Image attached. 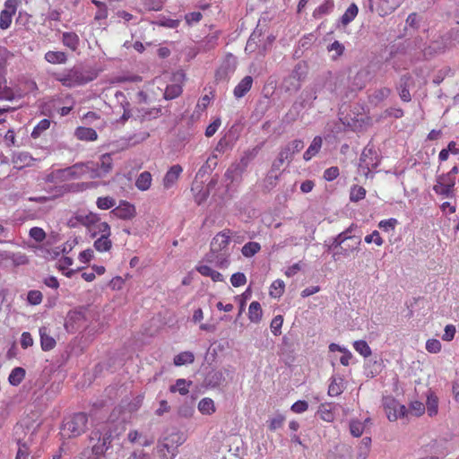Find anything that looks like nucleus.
<instances>
[{
	"mask_svg": "<svg viewBox=\"0 0 459 459\" xmlns=\"http://www.w3.org/2000/svg\"><path fill=\"white\" fill-rule=\"evenodd\" d=\"M425 408L429 417L436 416L438 412V398L432 391H429L426 394Z\"/></svg>",
	"mask_w": 459,
	"mask_h": 459,
	"instance_id": "21",
	"label": "nucleus"
},
{
	"mask_svg": "<svg viewBox=\"0 0 459 459\" xmlns=\"http://www.w3.org/2000/svg\"><path fill=\"white\" fill-rule=\"evenodd\" d=\"M366 190L360 186H354L351 189L350 199L351 202H359L365 198Z\"/></svg>",
	"mask_w": 459,
	"mask_h": 459,
	"instance_id": "50",
	"label": "nucleus"
},
{
	"mask_svg": "<svg viewBox=\"0 0 459 459\" xmlns=\"http://www.w3.org/2000/svg\"><path fill=\"white\" fill-rule=\"evenodd\" d=\"M354 350L364 358H368L372 354V351L366 341L359 340L353 342Z\"/></svg>",
	"mask_w": 459,
	"mask_h": 459,
	"instance_id": "45",
	"label": "nucleus"
},
{
	"mask_svg": "<svg viewBox=\"0 0 459 459\" xmlns=\"http://www.w3.org/2000/svg\"><path fill=\"white\" fill-rule=\"evenodd\" d=\"M42 293L39 290H30L28 293L27 300L31 305H39L42 301Z\"/></svg>",
	"mask_w": 459,
	"mask_h": 459,
	"instance_id": "64",
	"label": "nucleus"
},
{
	"mask_svg": "<svg viewBox=\"0 0 459 459\" xmlns=\"http://www.w3.org/2000/svg\"><path fill=\"white\" fill-rule=\"evenodd\" d=\"M28 255L21 251H0V265L3 267H18L29 264Z\"/></svg>",
	"mask_w": 459,
	"mask_h": 459,
	"instance_id": "8",
	"label": "nucleus"
},
{
	"mask_svg": "<svg viewBox=\"0 0 459 459\" xmlns=\"http://www.w3.org/2000/svg\"><path fill=\"white\" fill-rule=\"evenodd\" d=\"M359 13L358 6L355 4H351L345 13L341 17V22L343 25H348L350 22H351L355 17L357 16Z\"/></svg>",
	"mask_w": 459,
	"mask_h": 459,
	"instance_id": "44",
	"label": "nucleus"
},
{
	"mask_svg": "<svg viewBox=\"0 0 459 459\" xmlns=\"http://www.w3.org/2000/svg\"><path fill=\"white\" fill-rule=\"evenodd\" d=\"M32 157L28 152H18L13 157V166L18 169L30 165Z\"/></svg>",
	"mask_w": 459,
	"mask_h": 459,
	"instance_id": "33",
	"label": "nucleus"
},
{
	"mask_svg": "<svg viewBox=\"0 0 459 459\" xmlns=\"http://www.w3.org/2000/svg\"><path fill=\"white\" fill-rule=\"evenodd\" d=\"M72 264H73L72 258H70L68 256H63L58 261V268L61 271H63L66 276L70 277L72 275V273H74L73 270H69L67 272H65V270H68L69 266L72 265Z\"/></svg>",
	"mask_w": 459,
	"mask_h": 459,
	"instance_id": "53",
	"label": "nucleus"
},
{
	"mask_svg": "<svg viewBox=\"0 0 459 459\" xmlns=\"http://www.w3.org/2000/svg\"><path fill=\"white\" fill-rule=\"evenodd\" d=\"M458 172V167L454 166L447 173L437 176L433 191L443 198H454L455 196V186Z\"/></svg>",
	"mask_w": 459,
	"mask_h": 459,
	"instance_id": "2",
	"label": "nucleus"
},
{
	"mask_svg": "<svg viewBox=\"0 0 459 459\" xmlns=\"http://www.w3.org/2000/svg\"><path fill=\"white\" fill-rule=\"evenodd\" d=\"M18 449L15 459H29V455L30 453V440L28 439L26 441H22L21 439L17 442Z\"/></svg>",
	"mask_w": 459,
	"mask_h": 459,
	"instance_id": "41",
	"label": "nucleus"
},
{
	"mask_svg": "<svg viewBox=\"0 0 459 459\" xmlns=\"http://www.w3.org/2000/svg\"><path fill=\"white\" fill-rule=\"evenodd\" d=\"M364 241L367 244L375 243L378 247H381L384 244V239L377 230H374L371 234L367 235L364 238Z\"/></svg>",
	"mask_w": 459,
	"mask_h": 459,
	"instance_id": "54",
	"label": "nucleus"
},
{
	"mask_svg": "<svg viewBox=\"0 0 459 459\" xmlns=\"http://www.w3.org/2000/svg\"><path fill=\"white\" fill-rule=\"evenodd\" d=\"M323 140L320 136H316L309 147L304 152L303 158L305 160H310L314 156H316L322 147Z\"/></svg>",
	"mask_w": 459,
	"mask_h": 459,
	"instance_id": "31",
	"label": "nucleus"
},
{
	"mask_svg": "<svg viewBox=\"0 0 459 459\" xmlns=\"http://www.w3.org/2000/svg\"><path fill=\"white\" fill-rule=\"evenodd\" d=\"M262 307L259 302L253 301L248 307V318L251 322L258 323L262 318Z\"/></svg>",
	"mask_w": 459,
	"mask_h": 459,
	"instance_id": "39",
	"label": "nucleus"
},
{
	"mask_svg": "<svg viewBox=\"0 0 459 459\" xmlns=\"http://www.w3.org/2000/svg\"><path fill=\"white\" fill-rule=\"evenodd\" d=\"M116 200L111 196H100L97 198L96 205L100 210H108L116 205Z\"/></svg>",
	"mask_w": 459,
	"mask_h": 459,
	"instance_id": "48",
	"label": "nucleus"
},
{
	"mask_svg": "<svg viewBox=\"0 0 459 459\" xmlns=\"http://www.w3.org/2000/svg\"><path fill=\"white\" fill-rule=\"evenodd\" d=\"M195 355L191 351H182L174 357L173 362L177 367L193 363Z\"/></svg>",
	"mask_w": 459,
	"mask_h": 459,
	"instance_id": "38",
	"label": "nucleus"
},
{
	"mask_svg": "<svg viewBox=\"0 0 459 459\" xmlns=\"http://www.w3.org/2000/svg\"><path fill=\"white\" fill-rule=\"evenodd\" d=\"M88 419L85 413H76L64 421L61 435L64 437H74L80 436L86 429Z\"/></svg>",
	"mask_w": 459,
	"mask_h": 459,
	"instance_id": "4",
	"label": "nucleus"
},
{
	"mask_svg": "<svg viewBox=\"0 0 459 459\" xmlns=\"http://www.w3.org/2000/svg\"><path fill=\"white\" fill-rule=\"evenodd\" d=\"M383 406L386 417L390 421H395L399 418L404 417L407 413V409L404 405L401 404L393 397H385L383 400Z\"/></svg>",
	"mask_w": 459,
	"mask_h": 459,
	"instance_id": "11",
	"label": "nucleus"
},
{
	"mask_svg": "<svg viewBox=\"0 0 459 459\" xmlns=\"http://www.w3.org/2000/svg\"><path fill=\"white\" fill-rule=\"evenodd\" d=\"M344 390V380L341 377H333L328 387L330 396H337Z\"/></svg>",
	"mask_w": 459,
	"mask_h": 459,
	"instance_id": "34",
	"label": "nucleus"
},
{
	"mask_svg": "<svg viewBox=\"0 0 459 459\" xmlns=\"http://www.w3.org/2000/svg\"><path fill=\"white\" fill-rule=\"evenodd\" d=\"M371 446V438L369 437H365L362 438L357 452L358 459H366L369 454Z\"/></svg>",
	"mask_w": 459,
	"mask_h": 459,
	"instance_id": "42",
	"label": "nucleus"
},
{
	"mask_svg": "<svg viewBox=\"0 0 459 459\" xmlns=\"http://www.w3.org/2000/svg\"><path fill=\"white\" fill-rule=\"evenodd\" d=\"M88 233L91 238H97L100 235L110 236L111 230L110 226L106 221H101L100 217L98 219V222H95L92 228L88 230Z\"/></svg>",
	"mask_w": 459,
	"mask_h": 459,
	"instance_id": "18",
	"label": "nucleus"
},
{
	"mask_svg": "<svg viewBox=\"0 0 459 459\" xmlns=\"http://www.w3.org/2000/svg\"><path fill=\"white\" fill-rule=\"evenodd\" d=\"M334 4L333 0H325L313 12V17L315 19H320L324 15L330 13L333 9Z\"/></svg>",
	"mask_w": 459,
	"mask_h": 459,
	"instance_id": "36",
	"label": "nucleus"
},
{
	"mask_svg": "<svg viewBox=\"0 0 459 459\" xmlns=\"http://www.w3.org/2000/svg\"><path fill=\"white\" fill-rule=\"evenodd\" d=\"M196 271L203 276L210 277L214 282L224 281L223 275L207 264H199L196 266Z\"/></svg>",
	"mask_w": 459,
	"mask_h": 459,
	"instance_id": "20",
	"label": "nucleus"
},
{
	"mask_svg": "<svg viewBox=\"0 0 459 459\" xmlns=\"http://www.w3.org/2000/svg\"><path fill=\"white\" fill-rule=\"evenodd\" d=\"M353 227H354V225L352 224L348 229H346L342 232L339 233L333 238L331 246L329 247V249L337 248L338 247H341V245H343L347 240L352 239L353 237L351 236V232H352Z\"/></svg>",
	"mask_w": 459,
	"mask_h": 459,
	"instance_id": "28",
	"label": "nucleus"
},
{
	"mask_svg": "<svg viewBox=\"0 0 459 459\" xmlns=\"http://www.w3.org/2000/svg\"><path fill=\"white\" fill-rule=\"evenodd\" d=\"M197 409L201 414L205 416H211L216 411L215 403L209 397L202 398L197 404Z\"/></svg>",
	"mask_w": 459,
	"mask_h": 459,
	"instance_id": "24",
	"label": "nucleus"
},
{
	"mask_svg": "<svg viewBox=\"0 0 459 459\" xmlns=\"http://www.w3.org/2000/svg\"><path fill=\"white\" fill-rule=\"evenodd\" d=\"M111 438L112 436L107 425H102L91 432L90 437L91 452L97 458L108 449Z\"/></svg>",
	"mask_w": 459,
	"mask_h": 459,
	"instance_id": "3",
	"label": "nucleus"
},
{
	"mask_svg": "<svg viewBox=\"0 0 459 459\" xmlns=\"http://www.w3.org/2000/svg\"><path fill=\"white\" fill-rule=\"evenodd\" d=\"M25 375L26 371L23 368L16 367L11 371L8 377V382L11 385L17 386L22 382Z\"/></svg>",
	"mask_w": 459,
	"mask_h": 459,
	"instance_id": "35",
	"label": "nucleus"
},
{
	"mask_svg": "<svg viewBox=\"0 0 459 459\" xmlns=\"http://www.w3.org/2000/svg\"><path fill=\"white\" fill-rule=\"evenodd\" d=\"M397 223L398 221L394 218L383 220L379 221L378 228L385 231L394 230Z\"/></svg>",
	"mask_w": 459,
	"mask_h": 459,
	"instance_id": "60",
	"label": "nucleus"
},
{
	"mask_svg": "<svg viewBox=\"0 0 459 459\" xmlns=\"http://www.w3.org/2000/svg\"><path fill=\"white\" fill-rule=\"evenodd\" d=\"M152 177L148 171L142 172L136 178L135 186L140 191H146L152 186Z\"/></svg>",
	"mask_w": 459,
	"mask_h": 459,
	"instance_id": "32",
	"label": "nucleus"
},
{
	"mask_svg": "<svg viewBox=\"0 0 459 459\" xmlns=\"http://www.w3.org/2000/svg\"><path fill=\"white\" fill-rule=\"evenodd\" d=\"M283 318L281 316H276L271 322V331L274 335L281 333V328L282 326Z\"/></svg>",
	"mask_w": 459,
	"mask_h": 459,
	"instance_id": "61",
	"label": "nucleus"
},
{
	"mask_svg": "<svg viewBox=\"0 0 459 459\" xmlns=\"http://www.w3.org/2000/svg\"><path fill=\"white\" fill-rule=\"evenodd\" d=\"M255 154L253 152H247L240 158L239 161L232 164L226 171L225 177L231 180V182L238 181L251 160L254 159Z\"/></svg>",
	"mask_w": 459,
	"mask_h": 459,
	"instance_id": "7",
	"label": "nucleus"
},
{
	"mask_svg": "<svg viewBox=\"0 0 459 459\" xmlns=\"http://www.w3.org/2000/svg\"><path fill=\"white\" fill-rule=\"evenodd\" d=\"M91 166V161L78 162L71 167L56 170L52 177H56L63 180L78 179L85 176L90 178L91 169L92 168Z\"/></svg>",
	"mask_w": 459,
	"mask_h": 459,
	"instance_id": "5",
	"label": "nucleus"
},
{
	"mask_svg": "<svg viewBox=\"0 0 459 459\" xmlns=\"http://www.w3.org/2000/svg\"><path fill=\"white\" fill-rule=\"evenodd\" d=\"M421 41V39H416L413 42L425 58H430L444 54L459 44V30L453 29L447 31L439 38L433 39L429 46H425Z\"/></svg>",
	"mask_w": 459,
	"mask_h": 459,
	"instance_id": "1",
	"label": "nucleus"
},
{
	"mask_svg": "<svg viewBox=\"0 0 459 459\" xmlns=\"http://www.w3.org/2000/svg\"><path fill=\"white\" fill-rule=\"evenodd\" d=\"M63 44L73 51H75L80 44L79 36L75 32L66 31L62 35Z\"/></svg>",
	"mask_w": 459,
	"mask_h": 459,
	"instance_id": "26",
	"label": "nucleus"
},
{
	"mask_svg": "<svg viewBox=\"0 0 459 459\" xmlns=\"http://www.w3.org/2000/svg\"><path fill=\"white\" fill-rule=\"evenodd\" d=\"M285 283L282 280H275L270 286L269 294L273 299H279L284 292Z\"/></svg>",
	"mask_w": 459,
	"mask_h": 459,
	"instance_id": "43",
	"label": "nucleus"
},
{
	"mask_svg": "<svg viewBox=\"0 0 459 459\" xmlns=\"http://www.w3.org/2000/svg\"><path fill=\"white\" fill-rule=\"evenodd\" d=\"M4 6L0 13V28L7 30L11 26L13 16L17 11L18 0H5Z\"/></svg>",
	"mask_w": 459,
	"mask_h": 459,
	"instance_id": "14",
	"label": "nucleus"
},
{
	"mask_svg": "<svg viewBox=\"0 0 459 459\" xmlns=\"http://www.w3.org/2000/svg\"><path fill=\"white\" fill-rule=\"evenodd\" d=\"M359 245H360V240L358 239L356 241V243L352 246L351 245H347V246H343V245H341V247H338L336 249V251L333 253V257L335 258L336 256H344V257H347L349 256L351 253L355 252V251H358L359 248Z\"/></svg>",
	"mask_w": 459,
	"mask_h": 459,
	"instance_id": "37",
	"label": "nucleus"
},
{
	"mask_svg": "<svg viewBox=\"0 0 459 459\" xmlns=\"http://www.w3.org/2000/svg\"><path fill=\"white\" fill-rule=\"evenodd\" d=\"M100 218L99 214L89 212H78L74 217L69 220V225L71 227H76L78 225H82L87 228V230L90 228H92L95 222H98V219Z\"/></svg>",
	"mask_w": 459,
	"mask_h": 459,
	"instance_id": "15",
	"label": "nucleus"
},
{
	"mask_svg": "<svg viewBox=\"0 0 459 459\" xmlns=\"http://www.w3.org/2000/svg\"><path fill=\"white\" fill-rule=\"evenodd\" d=\"M165 440L170 442L178 449L186 441V437L183 433L176 432L166 437Z\"/></svg>",
	"mask_w": 459,
	"mask_h": 459,
	"instance_id": "56",
	"label": "nucleus"
},
{
	"mask_svg": "<svg viewBox=\"0 0 459 459\" xmlns=\"http://www.w3.org/2000/svg\"><path fill=\"white\" fill-rule=\"evenodd\" d=\"M230 282L234 287H240L246 284L247 278L243 273H236L231 275Z\"/></svg>",
	"mask_w": 459,
	"mask_h": 459,
	"instance_id": "63",
	"label": "nucleus"
},
{
	"mask_svg": "<svg viewBox=\"0 0 459 459\" xmlns=\"http://www.w3.org/2000/svg\"><path fill=\"white\" fill-rule=\"evenodd\" d=\"M192 381L185 378L177 379L176 383L169 386L170 393H178L181 395H186L189 393V389L192 385Z\"/></svg>",
	"mask_w": 459,
	"mask_h": 459,
	"instance_id": "25",
	"label": "nucleus"
},
{
	"mask_svg": "<svg viewBox=\"0 0 459 459\" xmlns=\"http://www.w3.org/2000/svg\"><path fill=\"white\" fill-rule=\"evenodd\" d=\"M390 93H391L390 89L384 87V88L377 90L373 93L372 98L375 101L379 102V101H383L384 100L388 98Z\"/></svg>",
	"mask_w": 459,
	"mask_h": 459,
	"instance_id": "62",
	"label": "nucleus"
},
{
	"mask_svg": "<svg viewBox=\"0 0 459 459\" xmlns=\"http://www.w3.org/2000/svg\"><path fill=\"white\" fill-rule=\"evenodd\" d=\"M39 335L40 345L43 351H48L55 347L56 341L52 336H50L49 331L47 327L43 326L39 328Z\"/></svg>",
	"mask_w": 459,
	"mask_h": 459,
	"instance_id": "23",
	"label": "nucleus"
},
{
	"mask_svg": "<svg viewBox=\"0 0 459 459\" xmlns=\"http://www.w3.org/2000/svg\"><path fill=\"white\" fill-rule=\"evenodd\" d=\"M49 126H50L49 119L44 118V119L40 120L33 128V130L31 132V137L33 139L39 138L43 132H45L46 130H48L49 128Z\"/></svg>",
	"mask_w": 459,
	"mask_h": 459,
	"instance_id": "47",
	"label": "nucleus"
},
{
	"mask_svg": "<svg viewBox=\"0 0 459 459\" xmlns=\"http://www.w3.org/2000/svg\"><path fill=\"white\" fill-rule=\"evenodd\" d=\"M182 92V87L179 84H171L167 86L164 97L166 100H173L178 97Z\"/></svg>",
	"mask_w": 459,
	"mask_h": 459,
	"instance_id": "49",
	"label": "nucleus"
},
{
	"mask_svg": "<svg viewBox=\"0 0 459 459\" xmlns=\"http://www.w3.org/2000/svg\"><path fill=\"white\" fill-rule=\"evenodd\" d=\"M317 413L320 418L326 422H331L333 420V413L329 404H322L319 407Z\"/></svg>",
	"mask_w": 459,
	"mask_h": 459,
	"instance_id": "52",
	"label": "nucleus"
},
{
	"mask_svg": "<svg viewBox=\"0 0 459 459\" xmlns=\"http://www.w3.org/2000/svg\"><path fill=\"white\" fill-rule=\"evenodd\" d=\"M369 422L370 420L368 418L363 421L359 420H351L350 422L351 434L355 437H359L364 433L365 429Z\"/></svg>",
	"mask_w": 459,
	"mask_h": 459,
	"instance_id": "29",
	"label": "nucleus"
},
{
	"mask_svg": "<svg viewBox=\"0 0 459 459\" xmlns=\"http://www.w3.org/2000/svg\"><path fill=\"white\" fill-rule=\"evenodd\" d=\"M409 409L411 413L415 416H421L426 411L425 404L420 401H412Z\"/></svg>",
	"mask_w": 459,
	"mask_h": 459,
	"instance_id": "55",
	"label": "nucleus"
},
{
	"mask_svg": "<svg viewBox=\"0 0 459 459\" xmlns=\"http://www.w3.org/2000/svg\"><path fill=\"white\" fill-rule=\"evenodd\" d=\"M253 84V78L251 76H245L234 89V96L237 99L242 98L251 89Z\"/></svg>",
	"mask_w": 459,
	"mask_h": 459,
	"instance_id": "22",
	"label": "nucleus"
},
{
	"mask_svg": "<svg viewBox=\"0 0 459 459\" xmlns=\"http://www.w3.org/2000/svg\"><path fill=\"white\" fill-rule=\"evenodd\" d=\"M230 230H223L215 235L211 242L212 253L226 255V253H228V247L230 243Z\"/></svg>",
	"mask_w": 459,
	"mask_h": 459,
	"instance_id": "13",
	"label": "nucleus"
},
{
	"mask_svg": "<svg viewBox=\"0 0 459 459\" xmlns=\"http://www.w3.org/2000/svg\"><path fill=\"white\" fill-rule=\"evenodd\" d=\"M136 214L135 207L132 204L122 201L119 205L113 208L110 212V215L121 220H131Z\"/></svg>",
	"mask_w": 459,
	"mask_h": 459,
	"instance_id": "16",
	"label": "nucleus"
},
{
	"mask_svg": "<svg viewBox=\"0 0 459 459\" xmlns=\"http://www.w3.org/2000/svg\"><path fill=\"white\" fill-rule=\"evenodd\" d=\"M261 249V246L257 242H248L245 244L241 249L242 255L245 257H252Z\"/></svg>",
	"mask_w": 459,
	"mask_h": 459,
	"instance_id": "46",
	"label": "nucleus"
},
{
	"mask_svg": "<svg viewBox=\"0 0 459 459\" xmlns=\"http://www.w3.org/2000/svg\"><path fill=\"white\" fill-rule=\"evenodd\" d=\"M441 348V342L437 339H429L426 342V350L430 353H438Z\"/></svg>",
	"mask_w": 459,
	"mask_h": 459,
	"instance_id": "58",
	"label": "nucleus"
},
{
	"mask_svg": "<svg viewBox=\"0 0 459 459\" xmlns=\"http://www.w3.org/2000/svg\"><path fill=\"white\" fill-rule=\"evenodd\" d=\"M110 236L100 235V237L95 238L94 247L99 252H106L108 251L112 247V242L109 238Z\"/></svg>",
	"mask_w": 459,
	"mask_h": 459,
	"instance_id": "40",
	"label": "nucleus"
},
{
	"mask_svg": "<svg viewBox=\"0 0 459 459\" xmlns=\"http://www.w3.org/2000/svg\"><path fill=\"white\" fill-rule=\"evenodd\" d=\"M159 453L162 459H174L178 450L170 442L165 440L159 446Z\"/></svg>",
	"mask_w": 459,
	"mask_h": 459,
	"instance_id": "30",
	"label": "nucleus"
},
{
	"mask_svg": "<svg viewBox=\"0 0 459 459\" xmlns=\"http://www.w3.org/2000/svg\"><path fill=\"white\" fill-rule=\"evenodd\" d=\"M304 148V143L301 140H293L283 147L273 167L279 169L285 161H290L295 153L300 152Z\"/></svg>",
	"mask_w": 459,
	"mask_h": 459,
	"instance_id": "10",
	"label": "nucleus"
},
{
	"mask_svg": "<svg viewBox=\"0 0 459 459\" xmlns=\"http://www.w3.org/2000/svg\"><path fill=\"white\" fill-rule=\"evenodd\" d=\"M379 157L373 146L368 145L362 151L359 163V172L368 178L372 175V170L379 164Z\"/></svg>",
	"mask_w": 459,
	"mask_h": 459,
	"instance_id": "6",
	"label": "nucleus"
},
{
	"mask_svg": "<svg viewBox=\"0 0 459 459\" xmlns=\"http://www.w3.org/2000/svg\"><path fill=\"white\" fill-rule=\"evenodd\" d=\"M182 172L183 168L180 165L176 164L171 166L163 178L162 183L164 188L170 189L171 187H173L176 185Z\"/></svg>",
	"mask_w": 459,
	"mask_h": 459,
	"instance_id": "17",
	"label": "nucleus"
},
{
	"mask_svg": "<svg viewBox=\"0 0 459 459\" xmlns=\"http://www.w3.org/2000/svg\"><path fill=\"white\" fill-rule=\"evenodd\" d=\"M44 58L48 63L52 65H63L67 61L66 54L63 51H48Z\"/></svg>",
	"mask_w": 459,
	"mask_h": 459,
	"instance_id": "27",
	"label": "nucleus"
},
{
	"mask_svg": "<svg viewBox=\"0 0 459 459\" xmlns=\"http://www.w3.org/2000/svg\"><path fill=\"white\" fill-rule=\"evenodd\" d=\"M29 236L37 242H42L46 238V233L39 227H33L29 231Z\"/></svg>",
	"mask_w": 459,
	"mask_h": 459,
	"instance_id": "57",
	"label": "nucleus"
},
{
	"mask_svg": "<svg viewBox=\"0 0 459 459\" xmlns=\"http://www.w3.org/2000/svg\"><path fill=\"white\" fill-rule=\"evenodd\" d=\"M74 135L81 141L93 142L98 139L97 132L91 127L79 126L75 129Z\"/></svg>",
	"mask_w": 459,
	"mask_h": 459,
	"instance_id": "19",
	"label": "nucleus"
},
{
	"mask_svg": "<svg viewBox=\"0 0 459 459\" xmlns=\"http://www.w3.org/2000/svg\"><path fill=\"white\" fill-rule=\"evenodd\" d=\"M55 78L65 87H74L84 83L83 76L77 69H70L64 73L56 74Z\"/></svg>",
	"mask_w": 459,
	"mask_h": 459,
	"instance_id": "12",
	"label": "nucleus"
},
{
	"mask_svg": "<svg viewBox=\"0 0 459 459\" xmlns=\"http://www.w3.org/2000/svg\"><path fill=\"white\" fill-rule=\"evenodd\" d=\"M439 209L444 216H448L449 214L455 213L457 207L455 203L444 202L439 205Z\"/></svg>",
	"mask_w": 459,
	"mask_h": 459,
	"instance_id": "59",
	"label": "nucleus"
},
{
	"mask_svg": "<svg viewBox=\"0 0 459 459\" xmlns=\"http://www.w3.org/2000/svg\"><path fill=\"white\" fill-rule=\"evenodd\" d=\"M178 414L180 418L191 419L195 414V408L192 404L183 403L178 407Z\"/></svg>",
	"mask_w": 459,
	"mask_h": 459,
	"instance_id": "51",
	"label": "nucleus"
},
{
	"mask_svg": "<svg viewBox=\"0 0 459 459\" xmlns=\"http://www.w3.org/2000/svg\"><path fill=\"white\" fill-rule=\"evenodd\" d=\"M91 161L92 162L90 175L91 179L105 178L113 168V160L109 153L101 155L99 161Z\"/></svg>",
	"mask_w": 459,
	"mask_h": 459,
	"instance_id": "9",
	"label": "nucleus"
}]
</instances>
